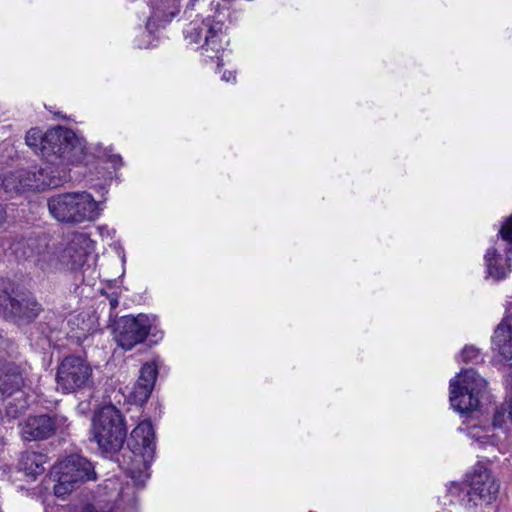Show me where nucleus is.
Masks as SVG:
<instances>
[{"label":"nucleus","instance_id":"nucleus-1","mask_svg":"<svg viewBox=\"0 0 512 512\" xmlns=\"http://www.w3.org/2000/svg\"><path fill=\"white\" fill-rule=\"evenodd\" d=\"M155 433L149 420L140 422L131 432L127 446L122 447L116 462L126 471L134 484L143 487L147 470L155 454Z\"/></svg>","mask_w":512,"mask_h":512},{"label":"nucleus","instance_id":"nucleus-2","mask_svg":"<svg viewBox=\"0 0 512 512\" xmlns=\"http://www.w3.org/2000/svg\"><path fill=\"white\" fill-rule=\"evenodd\" d=\"M90 433L101 453L116 460L127 438L125 416L113 404L101 406L94 411Z\"/></svg>","mask_w":512,"mask_h":512},{"label":"nucleus","instance_id":"nucleus-3","mask_svg":"<svg viewBox=\"0 0 512 512\" xmlns=\"http://www.w3.org/2000/svg\"><path fill=\"white\" fill-rule=\"evenodd\" d=\"M40 156L52 165H88L90 154L84 139L71 129L58 127L46 132Z\"/></svg>","mask_w":512,"mask_h":512},{"label":"nucleus","instance_id":"nucleus-4","mask_svg":"<svg viewBox=\"0 0 512 512\" xmlns=\"http://www.w3.org/2000/svg\"><path fill=\"white\" fill-rule=\"evenodd\" d=\"M47 205L51 215L62 223L93 221L99 215L98 202L86 191L54 195Z\"/></svg>","mask_w":512,"mask_h":512},{"label":"nucleus","instance_id":"nucleus-5","mask_svg":"<svg viewBox=\"0 0 512 512\" xmlns=\"http://www.w3.org/2000/svg\"><path fill=\"white\" fill-rule=\"evenodd\" d=\"M56 481L54 494L64 498L87 481H95L97 474L93 463L87 458L71 454L57 462L51 472Z\"/></svg>","mask_w":512,"mask_h":512},{"label":"nucleus","instance_id":"nucleus-6","mask_svg":"<svg viewBox=\"0 0 512 512\" xmlns=\"http://www.w3.org/2000/svg\"><path fill=\"white\" fill-rule=\"evenodd\" d=\"M0 309L6 320L19 326L33 322L42 311L31 295L15 290L3 279H0Z\"/></svg>","mask_w":512,"mask_h":512},{"label":"nucleus","instance_id":"nucleus-7","mask_svg":"<svg viewBox=\"0 0 512 512\" xmlns=\"http://www.w3.org/2000/svg\"><path fill=\"white\" fill-rule=\"evenodd\" d=\"M486 388V381L473 368L460 372L457 380L450 382V403L461 415L468 416L476 411L480 395Z\"/></svg>","mask_w":512,"mask_h":512},{"label":"nucleus","instance_id":"nucleus-8","mask_svg":"<svg viewBox=\"0 0 512 512\" xmlns=\"http://www.w3.org/2000/svg\"><path fill=\"white\" fill-rule=\"evenodd\" d=\"M57 390L64 394L92 388L93 369L86 357L67 355L58 364L55 376Z\"/></svg>","mask_w":512,"mask_h":512},{"label":"nucleus","instance_id":"nucleus-9","mask_svg":"<svg viewBox=\"0 0 512 512\" xmlns=\"http://www.w3.org/2000/svg\"><path fill=\"white\" fill-rule=\"evenodd\" d=\"M499 491V485L490 475L489 471L484 470L475 472L469 483H451L448 493L458 497L467 508H473L482 503L490 504Z\"/></svg>","mask_w":512,"mask_h":512},{"label":"nucleus","instance_id":"nucleus-10","mask_svg":"<svg viewBox=\"0 0 512 512\" xmlns=\"http://www.w3.org/2000/svg\"><path fill=\"white\" fill-rule=\"evenodd\" d=\"M50 186L46 169L38 166L21 168L0 175V198H13L26 191H41Z\"/></svg>","mask_w":512,"mask_h":512},{"label":"nucleus","instance_id":"nucleus-11","mask_svg":"<svg viewBox=\"0 0 512 512\" xmlns=\"http://www.w3.org/2000/svg\"><path fill=\"white\" fill-rule=\"evenodd\" d=\"M15 343L0 335V399L10 397L25 385L26 366L6 361L17 354Z\"/></svg>","mask_w":512,"mask_h":512},{"label":"nucleus","instance_id":"nucleus-12","mask_svg":"<svg viewBox=\"0 0 512 512\" xmlns=\"http://www.w3.org/2000/svg\"><path fill=\"white\" fill-rule=\"evenodd\" d=\"M50 241V237L46 234L19 237L14 239L10 249L18 260L32 262L45 270L54 262L56 256Z\"/></svg>","mask_w":512,"mask_h":512},{"label":"nucleus","instance_id":"nucleus-13","mask_svg":"<svg viewBox=\"0 0 512 512\" xmlns=\"http://www.w3.org/2000/svg\"><path fill=\"white\" fill-rule=\"evenodd\" d=\"M224 23L221 19H215V16H208L205 18L201 26L193 28L186 39L189 43H199L204 39V44L201 46L203 54L210 59L218 60V67L222 66L220 54L224 52L223 38H224Z\"/></svg>","mask_w":512,"mask_h":512},{"label":"nucleus","instance_id":"nucleus-14","mask_svg":"<svg viewBox=\"0 0 512 512\" xmlns=\"http://www.w3.org/2000/svg\"><path fill=\"white\" fill-rule=\"evenodd\" d=\"M150 329L151 323L147 315H126L114 321L112 334L117 345L128 351L143 343Z\"/></svg>","mask_w":512,"mask_h":512},{"label":"nucleus","instance_id":"nucleus-15","mask_svg":"<svg viewBox=\"0 0 512 512\" xmlns=\"http://www.w3.org/2000/svg\"><path fill=\"white\" fill-rule=\"evenodd\" d=\"M65 419L55 414L30 415L19 424L24 441L46 440L55 435Z\"/></svg>","mask_w":512,"mask_h":512},{"label":"nucleus","instance_id":"nucleus-16","mask_svg":"<svg viewBox=\"0 0 512 512\" xmlns=\"http://www.w3.org/2000/svg\"><path fill=\"white\" fill-rule=\"evenodd\" d=\"M158 375V369L154 362H146L140 369V375L134 386L132 395L138 404L145 403L151 395Z\"/></svg>","mask_w":512,"mask_h":512},{"label":"nucleus","instance_id":"nucleus-17","mask_svg":"<svg viewBox=\"0 0 512 512\" xmlns=\"http://www.w3.org/2000/svg\"><path fill=\"white\" fill-rule=\"evenodd\" d=\"M492 343L504 360H512V327L506 320L495 328Z\"/></svg>","mask_w":512,"mask_h":512},{"label":"nucleus","instance_id":"nucleus-18","mask_svg":"<svg viewBox=\"0 0 512 512\" xmlns=\"http://www.w3.org/2000/svg\"><path fill=\"white\" fill-rule=\"evenodd\" d=\"M47 456L36 451H25L21 453L18 462V469L23 471L27 476L35 479L45 471Z\"/></svg>","mask_w":512,"mask_h":512},{"label":"nucleus","instance_id":"nucleus-19","mask_svg":"<svg viewBox=\"0 0 512 512\" xmlns=\"http://www.w3.org/2000/svg\"><path fill=\"white\" fill-rule=\"evenodd\" d=\"M488 276L495 280H501L506 277L507 269L505 267L506 260L497 253L496 249L490 248L485 255Z\"/></svg>","mask_w":512,"mask_h":512},{"label":"nucleus","instance_id":"nucleus-20","mask_svg":"<svg viewBox=\"0 0 512 512\" xmlns=\"http://www.w3.org/2000/svg\"><path fill=\"white\" fill-rule=\"evenodd\" d=\"M154 9V17L170 21L179 13L180 0H150Z\"/></svg>","mask_w":512,"mask_h":512},{"label":"nucleus","instance_id":"nucleus-21","mask_svg":"<svg viewBox=\"0 0 512 512\" xmlns=\"http://www.w3.org/2000/svg\"><path fill=\"white\" fill-rule=\"evenodd\" d=\"M508 421L512 423V400L506 401L495 410L492 424L494 428H503Z\"/></svg>","mask_w":512,"mask_h":512},{"label":"nucleus","instance_id":"nucleus-22","mask_svg":"<svg viewBox=\"0 0 512 512\" xmlns=\"http://www.w3.org/2000/svg\"><path fill=\"white\" fill-rule=\"evenodd\" d=\"M45 137L46 133H43L39 128H31L26 133L25 142L36 154L40 155V147L43 146Z\"/></svg>","mask_w":512,"mask_h":512},{"label":"nucleus","instance_id":"nucleus-23","mask_svg":"<svg viewBox=\"0 0 512 512\" xmlns=\"http://www.w3.org/2000/svg\"><path fill=\"white\" fill-rule=\"evenodd\" d=\"M93 156L97 158H103L106 161L112 163L113 166L122 164L121 156L119 154H113L112 149L109 147L96 146Z\"/></svg>","mask_w":512,"mask_h":512},{"label":"nucleus","instance_id":"nucleus-24","mask_svg":"<svg viewBox=\"0 0 512 512\" xmlns=\"http://www.w3.org/2000/svg\"><path fill=\"white\" fill-rule=\"evenodd\" d=\"M76 242L73 241L65 250V253L72 257V268L80 267L86 261V252L81 250L77 251L75 248Z\"/></svg>","mask_w":512,"mask_h":512},{"label":"nucleus","instance_id":"nucleus-25","mask_svg":"<svg viewBox=\"0 0 512 512\" xmlns=\"http://www.w3.org/2000/svg\"><path fill=\"white\" fill-rule=\"evenodd\" d=\"M460 357L465 363L477 364L482 362L480 350L475 346H465L461 351Z\"/></svg>","mask_w":512,"mask_h":512},{"label":"nucleus","instance_id":"nucleus-26","mask_svg":"<svg viewBox=\"0 0 512 512\" xmlns=\"http://www.w3.org/2000/svg\"><path fill=\"white\" fill-rule=\"evenodd\" d=\"M499 235L503 240L512 243V215L501 226Z\"/></svg>","mask_w":512,"mask_h":512},{"label":"nucleus","instance_id":"nucleus-27","mask_svg":"<svg viewBox=\"0 0 512 512\" xmlns=\"http://www.w3.org/2000/svg\"><path fill=\"white\" fill-rule=\"evenodd\" d=\"M7 221V211L5 207L0 204V230L4 227Z\"/></svg>","mask_w":512,"mask_h":512},{"label":"nucleus","instance_id":"nucleus-28","mask_svg":"<svg viewBox=\"0 0 512 512\" xmlns=\"http://www.w3.org/2000/svg\"><path fill=\"white\" fill-rule=\"evenodd\" d=\"M235 74L234 72H231V71H225L222 75V80L226 81V82H229V81H234L235 80Z\"/></svg>","mask_w":512,"mask_h":512},{"label":"nucleus","instance_id":"nucleus-29","mask_svg":"<svg viewBox=\"0 0 512 512\" xmlns=\"http://www.w3.org/2000/svg\"><path fill=\"white\" fill-rule=\"evenodd\" d=\"M506 386L512 393V373L506 379Z\"/></svg>","mask_w":512,"mask_h":512},{"label":"nucleus","instance_id":"nucleus-30","mask_svg":"<svg viewBox=\"0 0 512 512\" xmlns=\"http://www.w3.org/2000/svg\"><path fill=\"white\" fill-rule=\"evenodd\" d=\"M117 305H118L117 299L110 300L111 309H115L117 307Z\"/></svg>","mask_w":512,"mask_h":512},{"label":"nucleus","instance_id":"nucleus-31","mask_svg":"<svg viewBox=\"0 0 512 512\" xmlns=\"http://www.w3.org/2000/svg\"><path fill=\"white\" fill-rule=\"evenodd\" d=\"M211 5L214 7V8H218L220 6V3L217 2V3H214V1L211 3Z\"/></svg>","mask_w":512,"mask_h":512},{"label":"nucleus","instance_id":"nucleus-32","mask_svg":"<svg viewBox=\"0 0 512 512\" xmlns=\"http://www.w3.org/2000/svg\"><path fill=\"white\" fill-rule=\"evenodd\" d=\"M78 239H84V235H80Z\"/></svg>","mask_w":512,"mask_h":512}]
</instances>
